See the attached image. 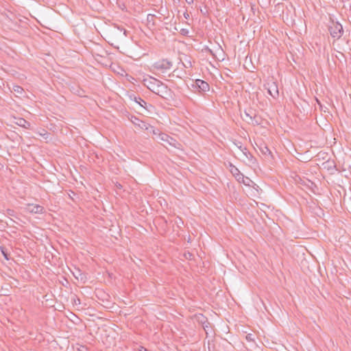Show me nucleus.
<instances>
[{"label": "nucleus", "instance_id": "nucleus-1", "mask_svg": "<svg viewBox=\"0 0 351 351\" xmlns=\"http://www.w3.org/2000/svg\"><path fill=\"white\" fill-rule=\"evenodd\" d=\"M143 84L154 93L164 99L171 96V90L168 86L158 79L149 77L143 80Z\"/></svg>", "mask_w": 351, "mask_h": 351}, {"label": "nucleus", "instance_id": "nucleus-2", "mask_svg": "<svg viewBox=\"0 0 351 351\" xmlns=\"http://www.w3.org/2000/svg\"><path fill=\"white\" fill-rule=\"evenodd\" d=\"M171 62L169 61L167 59H162L156 62L152 65V69L154 71H158L159 73H165L171 68Z\"/></svg>", "mask_w": 351, "mask_h": 351}, {"label": "nucleus", "instance_id": "nucleus-3", "mask_svg": "<svg viewBox=\"0 0 351 351\" xmlns=\"http://www.w3.org/2000/svg\"><path fill=\"white\" fill-rule=\"evenodd\" d=\"M328 30L331 36L336 39L340 38L343 34V27L338 22L332 21L328 27Z\"/></svg>", "mask_w": 351, "mask_h": 351}, {"label": "nucleus", "instance_id": "nucleus-4", "mask_svg": "<svg viewBox=\"0 0 351 351\" xmlns=\"http://www.w3.org/2000/svg\"><path fill=\"white\" fill-rule=\"evenodd\" d=\"M264 87L267 89L268 94H269L273 98L276 99L278 97V87L277 83L273 80H271L265 84Z\"/></svg>", "mask_w": 351, "mask_h": 351}, {"label": "nucleus", "instance_id": "nucleus-5", "mask_svg": "<svg viewBox=\"0 0 351 351\" xmlns=\"http://www.w3.org/2000/svg\"><path fill=\"white\" fill-rule=\"evenodd\" d=\"M158 141L167 143L173 147H177V145H180L176 139L165 133H158Z\"/></svg>", "mask_w": 351, "mask_h": 351}, {"label": "nucleus", "instance_id": "nucleus-6", "mask_svg": "<svg viewBox=\"0 0 351 351\" xmlns=\"http://www.w3.org/2000/svg\"><path fill=\"white\" fill-rule=\"evenodd\" d=\"M25 210L28 213L34 214H41L45 211L43 206L33 204H27L25 208Z\"/></svg>", "mask_w": 351, "mask_h": 351}, {"label": "nucleus", "instance_id": "nucleus-7", "mask_svg": "<svg viewBox=\"0 0 351 351\" xmlns=\"http://www.w3.org/2000/svg\"><path fill=\"white\" fill-rule=\"evenodd\" d=\"M243 157L246 158V161H245L249 165H256V158L251 154V153L247 150V149L243 148L241 152Z\"/></svg>", "mask_w": 351, "mask_h": 351}, {"label": "nucleus", "instance_id": "nucleus-8", "mask_svg": "<svg viewBox=\"0 0 351 351\" xmlns=\"http://www.w3.org/2000/svg\"><path fill=\"white\" fill-rule=\"evenodd\" d=\"M195 86L199 89V91L206 92L210 89L209 84L202 80H196L195 82Z\"/></svg>", "mask_w": 351, "mask_h": 351}, {"label": "nucleus", "instance_id": "nucleus-9", "mask_svg": "<svg viewBox=\"0 0 351 351\" xmlns=\"http://www.w3.org/2000/svg\"><path fill=\"white\" fill-rule=\"evenodd\" d=\"M230 167H231L230 172L234 176V178L239 181V182H243L244 183V176L240 172V171L238 169L237 167L234 166L232 164L230 163Z\"/></svg>", "mask_w": 351, "mask_h": 351}, {"label": "nucleus", "instance_id": "nucleus-10", "mask_svg": "<svg viewBox=\"0 0 351 351\" xmlns=\"http://www.w3.org/2000/svg\"><path fill=\"white\" fill-rule=\"evenodd\" d=\"M132 121L135 125L138 126L142 130H148L149 129H151V125L140 120L137 117H134V119H132Z\"/></svg>", "mask_w": 351, "mask_h": 351}, {"label": "nucleus", "instance_id": "nucleus-11", "mask_svg": "<svg viewBox=\"0 0 351 351\" xmlns=\"http://www.w3.org/2000/svg\"><path fill=\"white\" fill-rule=\"evenodd\" d=\"M198 321L202 324V327H203V328L205 330L206 334H208L209 331L211 332L210 324V323L208 322L207 319L204 316L201 315L198 317Z\"/></svg>", "mask_w": 351, "mask_h": 351}, {"label": "nucleus", "instance_id": "nucleus-12", "mask_svg": "<svg viewBox=\"0 0 351 351\" xmlns=\"http://www.w3.org/2000/svg\"><path fill=\"white\" fill-rule=\"evenodd\" d=\"M206 50L209 52L213 57H215L217 59H219V58L217 57V55H219L220 57L223 56V51L220 45L217 47L215 52H214L213 49L208 47L206 49Z\"/></svg>", "mask_w": 351, "mask_h": 351}, {"label": "nucleus", "instance_id": "nucleus-13", "mask_svg": "<svg viewBox=\"0 0 351 351\" xmlns=\"http://www.w3.org/2000/svg\"><path fill=\"white\" fill-rule=\"evenodd\" d=\"M131 99L134 100L136 103L139 104L141 107L145 108L147 102L139 97L135 95L130 96Z\"/></svg>", "mask_w": 351, "mask_h": 351}, {"label": "nucleus", "instance_id": "nucleus-14", "mask_svg": "<svg viewBox=\"0 0 351 351\" xmlns=\"http://www.w3.org/2000/svg\"><path fill=\"white\" fill-rule=\"evenodd\" d=\"M16 123L23 128H28L30 126V123L23 118L17 119Z\"/></svg>", "mask_w": 351, "mask_h": 351}, {"label": "nucleus", "instance_id": "nucleus-15", "mask_svg": "<svg viewBox=\"0 0 351 351\" xmlns=\"http://www.w3.org/2000/svg\"><path fill=\"white\" fill-rule=\"evenodd\" d=\"M244 115L245 117L244 119L246 121L250 122L253 121L254 115L250 112L245 111Z\"/></svg>", "mask_w": 351, "mask_h": 351}, {"label": "nucleus", "instance_id": "nucleus-16", "mask_svg": "<svg viewBox=\"0 0 351 351\" xmlns=\"http://www.w3.org/2000/svg\"><path fill=\"white\" fill-rule=\"evenodd\" d=\"M0 251L2 254V255L3 256V257L6 259V260H9L10 259V256L7 252V250L5 249V247H3V246H1L0 247Z\"/></svg>", "mask_w": 351, "mask_h": 351}, {"label": "nucleus", "instance_id": "nucleus-17", "mask_svg": "<svg viewBox=\"0 0 351 351\" xmlns=\"http://www.w3.org/2000/svg\"><path fill=\"white\" fill-rule=\"evenodd\" d=\"M147 131L155 135L157 140H158V133H160L158 130L155 129L153 126L151 125V129H149Z\"/></svg>", "mask_w": 351, "mask_h": 351}, {"label": "nucleus", "instance_id": "nucleus-18", "mask_svg": "<svg viewBox=\"0 0 351 351\" xmlns=\"http://www.w3.org/2000/svg\"><path fill=\"white\" fill-rule=\"evenodd\" d=\"M13 91L17 94L21 95L23 93V88L20 86L15 85L13 86Z\"/></svg>", "mask_w": 351, "mask_h": 351}, {"label": "nucleus", "instance_id": "nucleus-19", "mask_svg": "<svg viewBox=\"0 0 351 351\" xmlns=\"http://www.w3.org/2000/svg\"><path fill=\"white\" fill-rule=\"evenodd\" d=\"M234 145L241 151V152H242V149L243 148H245V147H243L242 143L241 142H234Z\"/></svg>", "mask_w": 351, "mask_h": 351}, {"label": "nucleus", "instance_id": "nucleus-20", "mask_svg": "<svg viewBox=\"0 0 351 351\" xmlns=\"http://www.w3.org/2000/svg\"><path fill=\"white\" fill-rule=\"evenodd\" d=\"M78 351H88V348L86 346H80L77 348Z\"/></svg>", "mask_w": 351, "mask_h": 351}, {"label": "nucleus", "instance_id": "nucleus-21", "mask_svg": "<svg viewBox=\"0 0 351 351\" xmlns=\"http://www.w3.org/2000/svg\"><path fill=\"white\" fill-rule=\"evenodd\" d=\"M73 301L75 302V304H80V300L79 298H77L75 296L73 298Z\"/></svg>", "mask_w": 351, "mask_h": 351}, {"label": "nucleus", "instance_id": "nucleus-22", "mask_svg": "<svg viewBox=\"0 0 351 351\" xmlns=\"http://www.w3.org/2000/svg\"><path fill=\"white\" fill-rule=\"evenodd\" d=\"M188 32H189V31L187 29H181V34L182 35H186V34H188Z\"/></svg>", "mask_w": 351, "mask_h": 351}, {"label": "nucleus", "instance_id": "nucleus-23", "mask_svg": "<svg viewBox=\"0 0 351 351\" xmlns=\"http://www.w3.org/2000/svg\"><path fill=\"white\" fill-rule=\"evenodd\" d=\"M246 339L248 341H252V335L251 334H248L247 335H246Z\"/></svg>", "mask_w": 351, "mask_h": 351}, {"label": "nucleus", "instance_id": "nucleus-24", "mask_svg": "<svg viewBox=\"0 0 351 351\" xmlns=\"http://www.w3.org/2000/svg\"><path fill=\"white\" fill-rule=\"evenodd\" d=\"M8 215H10L11 216H14V210H8Z\"/></svg>", "mask_w": 351, "mask_h": 351}, {"label": "nucleus", "instance_id": "nucleus-25", "mask_svg": "<svg viewBox=\"0 0 351 351\" xmlns=\"http://www.w3.org/2000/svg\"><path fill=\"white\" fill-rule=\"evenodd\" d=\"M140 351H149L147 348L141 347Z\"/></svg>", "mask_w": 351, "mask_h": 351}, {"label": "nucleus", "instance_id": "nucleus-26", "mask_svg": "<svg viewBox=\"0 0 351 351\" xmlns=\"http://www.w3.org/2000/svg\"><path fill=\"white\" fill-rule=\"evenodd\" d=\"M265 152H270L269 149L267 147H265Z\"/></svg>", "mask_w": 351, "mask_h": 351}, {"label": "nucleus", "instance_id": "nucleus-27", "mask_svg": "<svg viewBox=\"0 0 351 351\" xmlns=\"http://www.w3.org/2000/svg\"><path fill=\"white\" fill-rule=\"evenodd\" d=\"M265 152H270L269 149L267 147H265Z\"/></svg>", "mask_w": 351, "mask_h": 351}, {"label": "nucleus", "instance_id": "nucleus-28", "mask_svg": "<svg viewBox=\"0 0 351 351\" xmlns=\"http://www.w3.org/2000/svg\"><path fill=\"white\" fill-rule=\"evenodd\" d=\"M189 16V14H184V17H185L186 19H187Z\"/></svg>", "mask_w": 351, "mask_h": 351}, {"label": "nucleus", "instance_id": "nucleus-29", "mask_svg": "<svg viewBox=\"0 0 351 351\" xmlns=\"http://www.w3.org/2000/svg\"><path fill=\"white\" fill-rule=\"evenodd\" d=\"M149 16H151V17H152V18H154V15H148V16H147V19H148V20H149Z\"/></svg>", "mask_w": 351, "mask_h": 351}, {"label": "nucleus", "instance_id": "nucleus-30", "mask_svg": "<svg viewBox=\"0 0 351 351\" xmlns=\"http://www.w3.org/2000/svg\"><path fill=\"white\" fill-rule=\"evenodd\" d=\"M191 256V254L189 253V255H187V257Z\"/></svg>", "mask_w": 351, "mask_h": 351}, {"label": "nucleus", "instance_id": "nucleus-31", "mask_svg": "<svg viewBox=\"0 0 351 351\" xmlns=\"http://www.w3.org/2000/svg\"><path fill=\"white\" fill-rule=\"evenodd\" d=\"M191 256V254L189 253V255H187V257Z\"/></svg>", "mask_w": 351, "mask_h": 351}, {"label": "nucleus", "instance_id": "nucleus-32", "mask_svg": "<svg viewBox=\"0 0 351 351\" xmlns=\"http://www.w3.org/2000/svg\"><path fill=\"white\" fill-rule=\"evenodd\" d=\"M188 1V3H190V0H186Z\"/></svg>", "mask_w": 351, "mask_h": 351}, {"label": "nucleus", "instance_id": "nucleus-33", "mask_svg": "<svg viewBox=\"0 0 351 351\" xmlns=\"http://www.w3.org/2000/svg\"><path fill=\"white\" fill-rule=\"evenodd\" d=\"M188 1V3H190V0H186Z\"/></svg>", "mask_w": 351, "mask_h": 351}]
</instances>
